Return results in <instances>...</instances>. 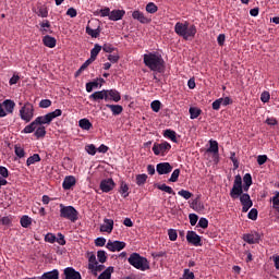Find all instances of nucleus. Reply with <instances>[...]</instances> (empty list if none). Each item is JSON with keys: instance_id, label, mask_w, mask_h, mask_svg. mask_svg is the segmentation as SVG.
Wrapping results in <instances>:
<instances>
[{"instance_id": "nucleus-1", "label": "nucleus", "mask_w": 279, "mask_h": 279, "mask_svg": "<svg viewBox=\"0 0 279 279\" xmlns=\"http://www.w3.org/2000/svg\"><path fill=\"white\" fill-rule=\"evenodd\" d=\"M58 117H62L61 109H56L45 116H39L22 130V134H32L34 133L36 125H49L51 121H53V119H58Z\"/></svg>"}, {"instance_id": "nucleus-2", "label": "nucleus", "mask_w": 279, "mask_h": 279, "mask_svg": "<svg viewBox=\"0 0 279 279\" xmlns=\"http://www.w3.org/2000/svg\"><path fill=\"white\" fill-rule=\"evenodd\" d=\"M144 64L150 69V71L157 73H162L165 71V59L158 53L149 52L144 54Z\"/></svg>"}, {"instance_id": "nucleus-3", "label": "nucleus", "mask_w": 279, "mask_h": 279, "mask_svg": "<svg viewBox=\"0 0 279 279\" xmlns=\"http://www.w3.org/2000/svg\"><path fill=\"white\" fill-rule=\"evenodd\" d=\"M174 32L175 34H178V36L184 38V40H193L195 38V35L197 34V28L195 27V25L189 26L187 22H178L174 25Z\"/></svg>"}, {"instance_id": "nucleus-4", "label": "nucleus", "mask_w": 279, "mask_h": 279, "mask_svg": "<svg viewBox=\"0 0 279 279\" xmlns=\"http://www.w3.org/2000/svg\"><path fill=\"white\" fill-rule=\"evenodd\" d=\"M129 263L135 269H140V271H147L149 269V260L138 253H132L129 257Z\"/></svg>"}, {"instance_id": "nucleus-5", "label": "nucleus", "mask_w": 279, "mask_h": 279, "mask_svg": "<svg viewBox=\"0 0 279 279\" xmlns=\"http://www.w3.org/2000/svg\"><path fill=\"white\" fill-rule=\"evenodd\" d=\"M60 208V217L62 219H69V221H72V223H75L78 219L80 213H77V209L73 206H64V204L59 205Z\"/></svg>"}, {"instance_id": "nucleus-6", "label": "nucleus", "mask_w": 279, "mask_h": 279, "mask_svg": "<svg viewBox=\"0 0 279 279\" xmlns=\"http://www.w3.org/2000/svg\"><path fill=\"white\" fill-rule=\"evenodd\" d=\"M243 195V179L241 178V174L235 175L233 186L230 191V197L232 199H239Z\"/></svg>"}, {"instance_id": "nucleus-7", "label": "nucleus", "mask_w": 279, "mask_h": 279, "mask_svg": "<svg viewBox=\"0 0 279 279\" xmlns=\"http://www.w3.org/2000/svg\"><path fill=\"white\" fill-rule=\"evenodd\" d=\"M20 119L25 123H29L34 119V105L32 102H25L20 109Z\"/></svg>"}, {"instance_id": "nucleus-8", "label": "nucleus", "mask_w": 279, "mask_h": 279, "mask_svg": "<svg viewBox=\"0 0 279 279\" xmlns=\"http://www.w3.org/2000/svg\"><path fill=\"white\" fill-rule=\"evenodd\" d=\"M171 151V144L168 142H162L160 144L155 143L153 146V153L155 156H167Z\"/></svg>"}, {"instance_id": "nucleus-9", "label": "nucleus", "mask_w": 279, "mask_h": 279, "mask_svg": "<svg viewBox=\"0 0 279 279\" xmlns=\"http://www.w3.org/2000/svg\"><path fill=\"white\" fill-rule=\"evenodd\" d=\"M186 241L195 247H202V236H199L195 231H187Z\"/></svg>"}, {"instance_id": "nucleus-10", "label": "nucleus", "mask_w": 279, "mask_h": 279, "mask_svg": "<svg viewBox=\"0 0 279 279\" xmlns=\"http://www.w3.org/2000/svg\"><path fill=\"white\" fill-rule=\"evenodd\" d=\"M107 250H109V252H121V250H125V242H121V241H108L107 245H106Z\"/></svg>"}, {"instance_id": "nucleus-11", "label": "nucleus", "mask_w": 279, "mask_h": 279, "mask_svg": "<svg viewBox=\"0 0 279 279\" xmlns=\"http://www.w3.org/2000/svg\"><path fill=\"white\" fill-rule=\"evenodd\" d=\"M114 186H117V184L112 179H105L100 182V191H102V193H110V191L114 190Z\"/></svg>"}, {"instance_id": "nucleus-12", "label": "nucleus", "mask_w": 279, "mask_h": 279, "mask_svg": "<svg viewBox=\"0 0 279 279\" xmlns=\"http://www.w3.org/2000/svg\"><path fill=\"white\" fill-rule=\"evenodd\" d=\"M156 170L159 175H167V173L173 171V167L169 162H160L157 165Z\"/></svg>"}, {"instance_id": "nucleus-13", "label": "nucleus", "mask_w": 279, "mask_h": 279, "mask_svg": "<svg viewBox=\"0 0 279 279\" xmlns=\"http://www.w3.org/2000/svg\"><path fill=\"white\" fill-rule=\"evenodd\" d=\"M240 202L242 204V213H247V210H250V208L253 206L250 194H242L240 196Z\"/></svg>"}, {"instance_id": "nucleus-14", "label": "nucleus", "mask_w": 279, "mask_h": 279, "mask_svg": "<svg viewBox=\"0 0 279 279\" xmlns=\"http://www.w3.org/2000/svg\"><path fill=\"white\" fill-rule=\"evenodd\" d=\"M132 19H134V21H138L143 25L151 23V19L145 16V13L141 12L140 10L133 11Z\"/></svg>"}, {"instance_id": "nucleus-15", "label": "nucleus", "mask_w": 279, "mask_h": 279, "mask_svg": "<svg viewBox=\"0 0 279 279\" xmlns=\"http://www.w3.org/2000/svg\"><path fill=\"white\" fill-rule=\"evenodd\" d=\"M63 275L65 276V279H82V274L73 267H66L63 270Z\"/></svg>"}, {"instance_id": "nucleus-16", "label": "nucleus", "mask_w": 279, "mask_h": 279, "mask_svg": "<svg viewBox=\"0 0 279 279\" xmlns=\"http://www.w3.org/2000/svg\"><path fill=\"white\" fill-rule=\"evenodd\" d=\"M114 230V220L105 218L104 223L100 225V232H107L110 234Z\"/></svg>"}, {"instance_id": "nucleus-17", "label": "nucleus", "mask_w": 279, "mask_h": 279, "mask_svg": "<svg viewBox=\"0 0 279 279\" xmlns=\"http://www.w3.org/2000/svg\"><path fill=\"white\" fill-rule=\"evenodd\" d=\"M106 95L108 97V101H114L116 104L121 101V93L117 89H106Z\"/></svg>"}, {"instance_id": "nucleus-18", "label": "nucleus", "mask_w": 279, "mask_h": 279, "mask_svg": "<svg viewBox=\"0 0 279 279\" xmlns=\"http://www.w3.org/2000/svg\"><path fill=\"white\" fill-rule=\"evenodd\" d=\"M2 104V108L4 109V112L8 114L14 113V108H16V102L12 99H5Z\"/></svg>"}, {"instance_id": "nucleus-19", "label": "nucleus", "mask_w": 279, "mask_h": 279, "mask_svg": "<svg viewBox=\"0 0 279 279\" xmlns=\"http://www.w3.org/2000/svg\"><path fill=\"white\" fill-rule=\"evenodd\" d=\"M77 184V180L73 175H68L64 178L62 186L64 191H70V189H73Z\"/></svg>"}, {"instance_id": "nucleus-20", "label": "nucleus", "mask_w": 279, "mask_h": 279, "mask_svg": "<svg viewBox=\"0 0 279 279\" xmlns=\"http://www.w3.org/2000/svg\"><path fill=\"white\" fill-rule=\"evenodd\" d=\"M89 99H92V101H99L101 99H105V101H108V96L106 94V89H102L100 92H95L89 96Z\"/></svg>"}, {"instance_id": "nucleus-21", "label": "nucleus", "mask_w": 279, "mask_h": 279, "mask_svg": "<svg viewBox=\"0 0 279 279\" xmlns=\"http://www.w3.org/2000/svg\"><path fill=\"white\" fill-rule=\"evenodd\" d=\"M260 236L258 233H247L243 235V241L245 243H248L250 245H254V243H257L259 241Z\"/></svg>"}, {"instance_id": "nucleus-22", "label": "nucleus", "mask_w": 279, "mask_h": 279, "mask_svg": "<svg viewBox=\"0 0 279 279\" xmlns=\"http://www.w3.org/2000/svg\"><path fill=\"white\" fill-rule=\"evenodd\" d=\"M33 132L36 138H45L47 136V128L45 125H36Z\"/></svg>"}, {"instance_id": "nucleus-23", "label": "nucleus", "mask_w": 279, "mask_h": 279, "mask_svg": "<svg viewBox=\"0 0 279 279\" xmlns=\"http://www.w3.org/2000/svg\"><path fill=\"white\" fill-rule=\"evenodd\" d=\"M39 279H60V270L53 269L48 272H44Z\"/></svg>"}, {"instance_id": "nucleus-24", "label": "nucleus", "mask_w": 279, "mask_h": 279, "mask_svg": "<svg viewBox=\"0 0 279 279\" xmlns=\"http://www.w3.org/2000/svg\"><path fill=\"white\" fill-rule=\"evenodd\" d=\"M125 16V11L123 10H113L110 13L109 21H121Z\"/></svg>"}, {"instance_id": "nucleus-25", "label": "nucleus", "mask_w": 279, "mask_h": 279, "mask_svg": "<svg viewBox=\"0 0 279 279\" xmlns=\"http://www.w3.org/2000/svg\"><path fill=\"white\" fill-rule=\"evenodd\" d=\"M208 154H214V156L219 155V143L217 141L210 140L209 141V148H207Z\"/></svg>"}, {"instance_id": "nucleus-26", "label": "nucleus", "mask_w": 279, "mask_h": 279, "mask_svg": "<svg viewBox=\"0 0 279 279\" xmlns=\"http://www.w3.org/2000/svg\"><path fill=\"white\" fill-rule=\"evenodd\" d=\"M78 126L81 128V130H85L86 132H88V130H92L93 123H90V120L83 118L78 121Z\"/></svg>"}, {"instance_id": "nucleus-27", "label": "nucleus", "mask_w": 279, "mask_h": 279, "mask_svg": "<svg viewBox=\"0 0 279 279\" xmlns=\"http://www.w3.org/2000/svg\"><path fill=\"white\" fill-rule=\"evenodd\" d=\"M43 43H44L45 47H49V49H53V47H56L57 40L53 37L46 35L43 38Z\"/></svg>"}, {"instance_id": "nucleus-28", "label": "nucleus", "mask_w": 279, "mask_h": 279, "mask_svg": "<svg viewBox=\"0 0 279 279\" xmlns=\"http://www.w3.org/2000/svg\"><path fill=\"white\" fill-rule=\"evenodd\" d=\"M109 108L114 117L121 114L123 112V106L121 105H106Z\"/></svg>"}, {"instance_id": "nucleus-29", "label": "nucleus", "mask_w": 279, "mask_h": 279, "mask_svg": "<svg viewBox=\"0 0 279 279\" xmlns=\"http://www.w3.org/2000/svg\"><path fill=\"white\" fill-rule=\"evenodd\" d=\"M86 34H88V36H90L92 38H99V34H101V29H99V28L93 29L90 27V25H87L86 26Z\"/></svg>"}, {"instance_id": "nucleus-30", "label": "nucleus", "mask_w": 279, "mask_h": 279, "mask_svg": "<svg viewBox=\"0 0 279 279\" xmlns=\"http://www.w3.org/2000/svg\"><path fill=\"white\" fill-rule=\"evenodd\" d=\"M165 138H169L170 141H172V143H178V136L175 134V131L172 130H166L163 133Z\"/></svg>"}, {"instance_id": "nucleus-31", "label": "nucleus", "mask_w": 279, "mask_h": 279, "mask_svg": "<svg viewBox=\"0 0 279 279\" xmlns=\"http://www.w3.org/2000/svg\"><path fill=\"white\" fill-rule=\"evenodd\" d=\"M101 51V46L99 44H96L94 48L90 50V58L89 60H97V56H99V52Z\"/></svg>"}, {"instance_id": "nucleus-32", "label": "nucleus", "mask_w": 279, "mask_h": 279, "mask_svg": "<svg viewBox=\"0 0 279 279\" xmlns=\"http://www.w3.org/2000/svg\"><path fill=\"white\" fill-rule=\"evenodd\" d=\"M243 182H244L243 191H250V187L252 186V174L250 173L244 174Z\"/></svg>"}, {"instance_id": "nucleus-33", "label": "nucleus", "mask_w": 279, "mask_h": 279, "mask_svg": "<svg viewBox=\"0 0 279 279\" xmlns=\"http://www.w3.org/2000/svg\"><path fill=\"white\" fill-rule=\"evenodd\" d=\"M114 271V267H108L104 272L98 276V279H110L112 278V272Z\"/></svg>"}, {"instance_id": "nucleus-34", "label": "nucleus", "mask_w": 279, "mask_h": 279, "mask_svg": "<svg viewBox=\"0 0 279 279\" xmlns=\"http://www.w3.org/2000/svg\"><path fill=\"white\" fill-rule=\"evenodd\" d=\"M36 162H40V155L34 154L33 156L28 157L26 160L27 167H32V165H36Z\"/></svg>"}, {"instance_id": "nucleus-35", "label": "nucleus", "mask_w": 279, "mask_h": 279, "mask_svg": "<svg viewBox=\"0 0 279 279\" xmlns=\"http://www.w3.org/2000/svg\"><path fill=\"white\" fill-rule=\"evenodd\" d=\"M36 14L37 16H40V19H47L49 16V10L47 7H39Z\"/></svg>"}, {"instance_id": "nucleus-36", "label": "nucleus", "mask_w": 279, "mask_h": 279, "mask_svg": "<svg viewBox=\"0 0 279 279\" xmlns=\"http://www.w3.org/2000/svg\"><path fill=\"white\" fill-rule=\"evenodd\" d=\"M99 263L97 262V257L95 255H92L89 256V259H88V269L90 271L95 270L97 268V265Z\"/></svg>"}, {"instance_id": "nucleus-37", "label": "nucleus", "mask_w": 279, "mask_h": 279, "mask_svg": "<svg viewBox=\"0 0 279 279\" xmlns=\"http://www.w3.org/2000/svg\"><path fill=\"white\" fill-rule=\"evenodd\" d=\"M157 189H159V191H163L165 193H168L169 195H175V192L173 191V189L167 184H159L157 185Z\"/></svg>"}, {"instance_id": "nucleus-38", "label": "nucleus", "mask_w": 279, "mask_h": 279, "mask_svg": "<svg viewBox=\"0 0 279 279\" xmlns=\"http://www.w3.org/2000/svg\"><path fill=\"white\" fill-rule=\"evenodd\" d=\"M270 202L272 203V208L274 210H276L277 213H279V192H276L275 195L272 196V198L270 199Z\"/></svg>"}, {"instance_id": "nucleus-39", "label": "nucleus", "mask_w": 279, "mask_h": 279, "mask_svg": "<svg viewBox=\"0 0 279 279\" xmlns=\"http://www.w3.org/2000/svg\"><path fill=\"white\" fill-rule=\"evenodd\" d=\"M20 223L22 228H29V226H32V218L29 216H23Z\"/></svg>"}, {"instance_id": "nucleus-40", "label": "nucleus", "mask_w": 279, "mask_h": 279, "mask_svg": "<svg viewBox=\"0 0 279 279\" xmlns=\"http://www.w3.org/2000/svg\"><path fill=\"white\" fill-rule=\"evenodd\" d=\"M202 114V109L191 107L190 108V119H197Z\"/></svg>"}, {"instance_id": "nucleus-41", "label": "nucleus", "mask_w": 279, "mask_h": 279, "mask_svg": "<svg viewBox=\"0 0 279 279\" xmlns=\"http://www.w3.org/2000/svg\"><path fill=\"white\" fill-rule=\"evenodd\" d=\"M129 191L130 187L126 185L125 182H122L120 185V194L122 195V197H128L130 195Z\"/></svg>"}, {"instance_id": "nucleus-42", "label": "nucleus", "mask_w": 279, "mask_h": 279, "mask_svg": "<svg viewBox=\"0 0 279 279\" xmlns=\"http://www.w3.org/2000/svg\"><path fill=\"white\" fill-rule=\"evenodd\" d=\"M146 12H148V14H156V12H158V5L154 2H149L146 5Z\"/></svg>"}, {"instance_id": "nucleus-43", "label": "nucleus", "mask_w": 279, "mask_h": 279, "mask_svg": "<svg viewBox=\"0 0 279 279\" xmlns=\"http://www.w3.org/2000/svg\"><path fill=\"white\" fill-rule=\"evenodd\" d=\"M147 182V174H137L136 175V185L143 186Z\"/></svg>"}, {"instance_id": "nucleus-44", "label": "nucleus", "mask_w": 279, "mask_h": 279, "mask_svg": "<svg viewBox=\"0 0 279 279\" xmlns=\"http://www.w3.org/2000/svg\"><path fill=\"white\" fill-rule=\"evenodd\" d=\"M14 151L17 158H25V149H23V147H21L20 145L14 146Z\"/></svg>"}, {"instance_id": "nucleus-45", "label": "nucleus", "mask_w": 279, "mask_h": 279, "mask_svg": "<svg viewBox=\"0 0 279 279\" xmlns=\"http://www.w3.org/2000/svg\"><path fill=\"white\" fill-rule=\"evenodd\" d=\"M178 195H180V197H183V199H191L193 197V193L187 190H180L178 192Z\"/></svg>"}, {"instance_id": "nucleus-46", "label": "nucleus", "mask_w": 279, "mask_h": 279, "mask_svg": "<svg viewBox=\"0 0 279 279\" xmlns=\"http://www.w3.org/2000/svg\"><path fill=\"white\" fill-rule=\"evenodd\" d=\"M94 88H99V81H94L86 84V90L88 93H93Z\"/></svg>"}, {"instance_id": "nucleus-47", "label": "nucleus", "mask_w": 279, "mask_h": 279, "mask_svg": "<svg viewBox=\"0 0 279 279\" xmlns=\"http://www.w3.org/2000/svg\"><path fill=\"white\" fill-rule=\"evenodd\" d=\"M248 219H252V221H256L258 219V209L252 208L247 214Z\"/></svg>"}, {"instance_id": "nucleus-48", "label": "nucleus", "mask_w": 279, "mask_h": 279, "mask_svg": "<svg viewBox=\"0 0 279 279\" xmlns=\"http://www.w3.org/2000/svg\"><path fill=\"white\" fill-rule=\"evenodd\" d=\"M85 151H87V154H89V156H95V154H97V147H95L94 144H89V145L85 146Z\"/></svg>"}, {"instance_id": "nucleus-49", "label": "nucleus", "mask_w": 279, "mask_h": 279, "mask_svg": "<svg viewBox=\"0 0 279 279\" xmlns=\"http://www.w3.org/2000/svg\"><path fill=\"white\" fill-rule=\"evenodd\" d=\"M160 100H154L151 104H150V108L153 110V112H160Z\"/></svg>"}, {"instance_id": "nucleus-50", "label": "nucleus", "mask_w": 279, "mask_h": 279, "mask_svg": "<svg viewBox=\"0 0 279 279\" xmlns=\"http://www.w3.org/2000/svg\"><path fill=\"white\" fill-rule=\"evenodd\" d=\"M168 236L171 241H178V231L175 229H169Z\"/></svg>"}, {"instance_id": "nucleus-51", "label": "nucleus", "mask_w": 279, "mask_h": 279, "mask_svg": "<svg viewBox=\"0 0 279 279\" xmlns=\"http://www.w3.org/2000/svg\"><path fill=\"white\" fill-rule=\"evenodd\" d=\"M97 258L99 260V263H106L107 260V256H106V251H98L97 252Z\"/></svg>"}, {"instance_id": "nucleus-52", "label": "nucleus", "mask_w": 279, "mask_h": 279, "mask_svg": "<svg viewBox=\"0 0 279 279\" xmlns=\"http://www.w3.org/2000/svg\"><path fill=\"white\" fill-rule=\"evenodd\" d=\"M191 226H196L199 217L196 214L189 215Z\"/></svg>"}, {"instance_id": "nucleus-53", "label": "nucleus", "mask_w": 279, "mask_h": 279, "mask_svg": "<svg viewBox=\"0 0 279 279\" xmlns=\"http://www.w3.org/2000/svg\"><path fill=\"white\" fill-rule=\"evenodd\" d=\"M269 99H271V95H269V92L262 93L260 101H263V104H267Z\"/></svg>"}, {"instance_id": "nucleus-54", "label": "nucleus", "mask_w": 279, "mask_h": 279, "mask_svg": "<svg viewBox=\"0 0 279 279\" xmlns=\"http://www.w3.org/2000/svg\"><path fill=\"white\" fill-rule=\"evenodd\" d=\"M183 279H195V274L190 269H184Z\"/></svg>"}, {"instance_id": "nucleus-55", "label": "nucleus", "mask_w": 279, "mask_h": 279, "mask_svg": "<svg viewBox=\"0 0 279 279\" xmlns=\"http://www.w3.org/2000/svg\"><path fill=\"white\" fill-rule=\"evenodd\" d=\"M178 178H180V169L173 170V172L169 179V182H175L178 180Z\"/></svg>"}, {"instance_id": "nucleus-56", "label": "nucleus", "mask_w": 279, "mask_h": 279, "mask_svg": "<svg viewBox=\"0 0 279 279\" xmlns=\"http://www.w3.org/2000/svg\"><path fill=\"white\" fill-rule=\"evenodd\" d=\"M198 228H203L204 230H206V228H208V219L206 218H201L198 220V223H197Z\"/></svg>"}, {"instance_id": "nucleus-57", "label": "nucleus", "mask_w": 279, "mask_h": 279, "mask_svg": "<svg viewBox=\"0 0 279 279\" xmlns=\"http://www.w3.org/2000/svg\"><path fill=\"white\" fill-rule=\"evenodd\" d=\"M0 175L2 177L3 180H5V178H9L10 172L8 171V168L0 166Z\"/></svg>"}, {"instance_id": "nucleus-58", "label": "nucleus", "mask_w": 279, "mask_h": 279, "mask_svg": "<svg viewBox=\"0 0 279 279\" xmlns=\"http://www.w3.org/2000/svg\"><path fill=\"white\" fill-rule=\"evenodd\" d=\"M95 245L97 247H104V245H106V238H97L95 240Z\"/></svg>"}, {"instance_id": "nucleus-59", "label": "nucleus", "mask_w": 279, "mask_h": 279, "mask_svg": "<svg viewBox=\"0 0 279 279\" xmlns=\"http://www.w3.org/2000/svg\"><path fill=\"white\" fill-rule=\"evenodd\" d=\"M218 100L220 101V106H230L232 104L230 97L218 98Z\"/></svg>"}, {"instance_id": "nucleus-60", "label": "nucleus", "mask_w": 279, "mask_h": 279, "mask_svg": "<svg viewBox=\"0 0 279 279\" xmlns=\"http://www.w3.org/2000/svg\"><path fill=\"white\" fill-rule=\"evenodd\" d=\"M45 241L47 243H54L56 242V234H53V233L46 234Z\"/></svg>"}, {"instance_id": "nucleus-61", "label": "nucleus", "mask_w": 279, "mask_h": 279, "mask_svg": "<svg viewBox=\"0 0 279 279\" xmlns=\"http://www.w3.org/2000/svg\"><path fill=\"white\" fill-rule=\"evenodd\" d=\"M56 241L59 243V245H66V240H64V235L62 233H58Z\"/></svg>"}, {"instance_id": "nucleus-62", "label": "nucleus", "mask_w": 279, "mask_h": 279, "mask_svg": "<svg viewBox=\"0 0 279 279\" xmlns=\"http://www.w3.org/2000/svg\"><path fill=\"white\" fill-rule=\"evenodd\" d=\"M51 106V100L43 99L39 102V108H49Z\"/></svg>"}, {"instance_id": "nucleus-63", "label": "nucleus", "mask_w": 279, "mask_h": 279, "mask_svg": "<svg viewBox=\"0 0 279 279\" xmlns=\"http://www.w3.org/2000/svg\"><path fill=\"white\" fill-rule=\"evenodd\" d=\"M230 159L233 162L234 169H239V159H236L235 153H231Z\"/></svg>"}, {"instance_id": "nucleus-64", "label": "nucleus", "mask_w": 279, "mask_h": 279, "mask_svg": "<svg viewBox=\"0 0 279 279\" xmlns=\"http://www.w3.org/2000/svg\"><path fill=\"white\" fill-rule=\"evenodd\" d=\"M265 162H267V155H259L257 157V165L262 166L265 165Z\"/></svg>"}]
</instances>
